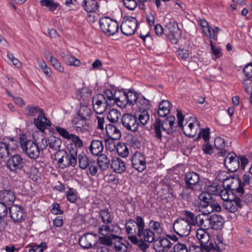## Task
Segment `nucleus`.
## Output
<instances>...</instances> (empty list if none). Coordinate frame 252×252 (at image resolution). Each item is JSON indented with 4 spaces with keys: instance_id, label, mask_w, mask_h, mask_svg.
<instances>
[{
    "instance_id": "f257e3e1",
    "label": "nucleus",
    "mask_w": 252,
    "mask_h": 252,
    "mask_svg": "<svg viewBox=\"0 0 252 252\" xmlns=\"http://www.w3.org/2000/svg\"><path fill=\"white\" fill-rule=\"evenodd\" d=\"M55 157L59 167L62 169L68 166L74 167L77 163L76 150H69V154L64 150L59 151L55 154Z\"/></svg>"
},
{
    "instance_id": "f03ea898",
    "label": "nucleus",
    "mask_w": 252,
    "mask_h": 252,
    "mask_svg": "<svg viewBox=\"0 0 252 252\" xmlns=\"http://www.w3.org/2000/svg\"><path fill=\"white\" fill-rule=\"evenodd\" d=\"M248 160L243 156H237L233 152L229 153L225 158L224 162L226 168L230 172H236L239 168L244 170Z\"/></svg>"
},
{
    "instance_id": "7ed1b4c3",
    "label": "nucleus",
    "mask_w": 252,
    "mask_h": 252,
    "mask_svg": "<svg viewBox=\"0 0 252 252\" xmlns=\"http://www.w3.org/2000/svg\"><path fill=\"white\" fill-rule=\"evenodd\" d=\"M19 141L23 152L29 158L36 159L39 156L40 148L36 143L32 140H28L25 134L19 136Z\"/></svg>"
},
{
    "instance_id": "20e7f679",
    "label": "nucleus",
    "mask_w": 252,
    "mask_h": 252,
    "mask_svg": "<svg viewBox=\"0 0 252 252\" xmlns=\"http://www.w3.org/2000/svg\"><path fill=\"white\" fill-rule=\"evenodd\" d=\"M225 245L219 238L215 239L214 242H210L209 245L200 246L192 245L189 249V252H222Z\"/></svg>"
},
{
    "instance_id": "39448f33",
    "label": "nucleus",
    "mask_w": 252,
    "mask_h": 252,
    "mask_svg": "<svg viewBox=\"0 0 252 252\" xmlns=\"http://www.w3.org/2000/svg\"><path fill=\"white\" fill-rule=\"evenodd\" d=\"M223 188L231 191V193L236 196H242L245 193V189L242 188L240 179L238 177H230L224 180Z\"/></svg>"
},
{
    "instance_id": "423d86ee",
    "label": "nucleus",
    "mask_w": 252,
    "mask_h": 252,
    "mask_svg": "<svg viewBox=\"0 0 252 252\" xmlns=\"http://www.w3.org/2000/svg\"><path fill=\"white\" fill-rule=\"evenodd\" d=\"M145 225L143 218L141 216H137L135 220L129 219L126 223V232L129 234L140 235L141 232L145 229Z\"/></svg>"
},
{
    "instance_id": "0eeeda50",
    "label": "nucleus",
    "mask_w": 252,
    "mask_h": 252,
    "mask_svg": "<svg viewBox=\"0 0 252 252\" xmlns=\"http://www.w3.org/2000/svg\"><path fill=\"white\" fill-rule=\"evenodd\" d=\"M165 34L168 37L172 44H176L182 35V31L178 24L174 21H170L165 26Z\"/></svg>"
},
{
    "instance_id": "6e6552de",
    "label": "nucleus",
    "mask_w": 252,
    "mask_h": 252,
    "mask_svg": "<svg viewBox=\"0 0 252 252\" xmlns=\"http://www.w3.org/2000/svg\"><path fill=\"white\" fill-rule=\"evenodd\" d=\"M138 26L137 19L131 16H125L124 17L121 26L122 32L126 36L133 34Z\"/></svg>"
},
{
    "instance_id": "1a4fd4ad",
    "label": "nucleus",
    "mask_w": 252,
    "mask_h": 252,
    "mask_svg": "<svg viewBox=\"0 0 252 252\" xmlns=\"http://www.w3.org/2000/svg\"><path fill=\"white\" fill-rule=\"evenodd\" d=\"M99 25L101 30L109 36L113 35L119 30L118 23L107 17L101 18Z\"/></svg>"
},
{
    "instance_id": "9d476101",
    "label": "nucleus",
    "mask_w": 252,
    "mask_h": 252,
    "mask_svg": "<svg viewBox=\"0 0 252 252\" xmlns=\"http://www.w3.org/2000/svg\"><path fill=\"white\" fill-rule=\"evenodd\" d=\"M168 120L167 117L163 121L159 118H157L153 124V128L155 134V137L157 139L161 141L162 140V132L161 129L163 131L166 133L170 134L173 133L171 130L169 129Z\"/></svg>"
},
{
    "instance_id": "9b49d317",
    "label": "nucleus",
    "mask_w": 252,
    "mask_h": 252,
    "mask_svg": "<svg viewBox=\"0 0 252 252\" xmlns=\"http://www.w3.org/2000/svg\"><path fill=\"white\" fill-rule=\"evenodd\" d=\"M10 217L16 223H20L24 221L27 214L24 208L20 205L13 204L8 208Z\"/></svg>"
},
{
    "instance_id": "f8f14e48",
    "label": "nucleus",
    "mask_w": 252,
    "mask_h": 252,
    "mask_svg": "<svg viewBox=\"0 0 252 252\" xmlns=\"http://www.w3.org/2000/svg\"><path fill=\"white\" fill-rule=\"evenodd\" d=\"M25 164V160L19 155L12 156L8 158L6 162L7 168L14 173L21 171Z\"/></svg>"
},
{
    "instance_id": "ddd939ff",
    "label": "nucleus",
    "mask_w": 252,
    "mask_h": 252,
    "mask_svg": "<svg viewBox=\"0 0 252 252\" xmlns=\"http://www.w3.org/2000/svg\"><path fill=\"white\" fill-rule=\"evenodd\" d=\"M173 228L176 234L184 237L190 234L191 226L185 220L180 218L174 221Z\"/></svg>"
},
{
    "instance_id": "4468645a",
    "label": "nucleus",
    "mask_w": 252,
    "mask_h": 252,
    "mask_svg": "<svg viewBox=\"0 0 252 252\" xmlns=\"http://www.w3.org/2000/svg\"><path fill=\"white\" fill-rule=\"evenodd\" d=\"M122 123L123 126L129 131L135 132L138 130L139 123L136 116L125 114L122 118Z\"/></svg>"
},
{
    "instance_id": "2eb2a0df",
    "label": "nucleus",
    "mask_w": 252,
    "mask_h": 252,
    "mask_svg": "<svg viewBox=\"0 0 252 252\" xmlns=\"http://www.w3.org/2000/svg\"><path fill=\"white\" fill-rule=\"evenodd\" d=\"M105 99L103 95L98 94L93 98V108L96 114H102L106 111L107 107L112 106L109 105Z\"/></svg>"
},
{
    "instance_id": "dca6fc26",
    "label": "nucleus",
    "mask_w": 252,
    "mask_h": 252,
    "mask_svg": "<svg viewBox=\"0 0 252 252\" xmlns=\"http://www.w3.org/2000/svg\"><path fill=\"white\" fill-rule=\"evenodd\" d=\"M177 117L178 119V125L179 126L182 128L184 133L189 137H193L195 135V131L194 129V123H190L187 127L184 128L183 121L184 120V116L183 115L181 110L177 109Z\"/></svg>"
},
{
    "instance_id": "f3484780",
    "label": "nucleus",
    "mask_w": 252,
    "mask_h": 252,
    "mask_svg": "<svg viewBox=\"0 0 252 252\" xmlns=\"http://www.w3.org/2000/svg\"><path fill=\"white\" fill-rule=\"evenodd\" d=\"M96 234L92 233L85 234L79 238V244L84 249L91 248L96 244Z\"/></svg>"
},
{
    "instance_id": "a211bd4d",
    "label": "nucleus",
    "mask_w": 252,
    "mask_h": 252,
    "mask_svg": "<svg viewBox=\"0 0 252 252\" xmlns=\"http://www.w3.org/2000/svg\"><path fill=\"white\" fill-rule=\"evenodd\" d=\"M133 167L138 172H142L146 168L144 156L140 152H136L131 158Z\"/></svg>"
},
{
    "instance_id": "6ab92c4d",
    "label": "nucleus",
    "mask_w": 252,
    "mask_h": 252,
    "mask_svg": "<svg viewBox=\"0 0 252 252\" xmlns=\"http://www.w3.org/2000/svg\"><path fill=\"white\" fill-rule=\"evenodd\" d=\"M222 206L229 212L234 213L239 208H241V201L239 197L235 195L226 201L223 202Z\"/></svg>"
},
{
    "instance_id": "aec40b11",
    "label": "nucleus",
    "mask_w": 252,
    "mask_h": 252,
    "mask_svg": "<svg viewBox=\"0 0 252 252\" xmlns=\"http://www.w3.org/2000/svg\"><path fill=\"white\" fill-rule=\"evenodd\" d=\"M172 244L166 238L159 237L154 241L153 247L158 252H163L168 250Z\"/></svg>"
},
{
    "instance_id": "412c9836",
    "label": "nucleus",
    "mask_w": 252,
    "mask_h": 252,
    "mask_svg": "<svg viewBox=\"0 0 252 252\" xmlns=\"http://www.w3.org/2000/svg\"><path fill=\"white\" fill-rule=\"evenodd\" d=\"M34 124L41 131H44L46 128L51 126V123L45 116L44 112L40 113L37 118L34 119Z\"/></svg>"
},
{
    "instance_id": "4be33fe9",
    "label": "nucleus",
    "mask_w": 252,
    "mask_h": 252,
    "mask_svg": "<svg viewBox=\"0 0 252 252\" xmlns=\"http://www.w3.org/2000/svg\"><path fill=\"white\" fill-rule=\"evenodd\" d=\"M86 120L79 117L74 118L72 121L73 127L77 132L84 133L89 129V124Z\"/></svg>"
},
{
    "instance_id": "5701e85b",
    "label": "nucleus",
    "mask_w": 252,
    "mask_h": 252,
    "mask_svg": "<svg viewBox=\"0 0 252 252\" xmlns=\"http://www.w3.org/2000/svg\"><path fill=\"white\" fill-rule=\"evenodd\" d=\"M0 200L8 205L12 204L16 200L15 192L11 189H0Z\"/></svg>"
},
{
    "instance_id": "b1692460",
    "label": "nucleus",
    "mask_w": 252,
    "mask_h": 252,
    "mask_svg": "<svg viewBox=\"0 0 252 252\" xmlns=\"http://www.w3.org/2000/svg\"><path fill=\"white\" fill-rule=\"evenodd\" d=\"M224 223V220L219 215H212L209 218L208 228H212L215 230H219L222 228Z\"/></svg>"
},
{
    "instance_id": "393cba45",
    "label": "nucleus",
    "mask_w": 252,
    "mask_h": 252,
    "mask_svg": "<svg viewBox=\"0 0 252 252\" xmlns=\"http://www.w3.org/2000/svg\"><path fill=\"white\" fill-rule=\"evenodd\" d=\"M110 165L114 172L116 173L122 174L126 169L125 161L119 158H114Z\"/></svg>"
},
{
    "instance_id": "a878e982",
    "label": "nucleus",
    "mask_w": 252,
    "mask_h": 252,
    "mask_svg": "<svg viewBox=\"0 0 252 252\" xmlns=\"http://www.w3.org/2000/svg\"><path fill=\"white\" fill-rule=\"evenodd\" d=\"M89 151L94 156H98L102 152L104 146L102 141L99 140H93L89 146Z\"/></svg>"
},
{
    "instance_id": "bb28decb",
    "label": "nucleus",
    "mask_w": 252,
    "mask_h": 252,
    "mask_svg": "<svg viewBox=\"0 0 252 252\" xmlns=\"http://www.w3.org/2000/svg\"><path fill=\"white\" fill-rule=\"evenodd\" d=\"M199 175L194 172H189L186 174L185 180L186 185L194 188V186L199 184Z\"/></svg>"
},
{
    "instance_id": "cd10ccee",
    "label": "nucleus",
    "mask_w": 252,
    "mask_h": 252,
    "mask_svg": "<svg viewBox=\"0 0 252 252\" xmlns=\"http://www.w3.org/2000/svg\"><path fill=\"white\" fill-rule=\"evenodd\" d=\"M105 130L108 138L118 140L121 137L120 130L113 125L106 124Z\"/></svg>"
},
{
    "instance_id": "c85d7f7f",
    "label": "nucleus",
    "mask_w": 252,
    "mask_h": 252,
    "mask_svg": "<svg viewBox=\"0 0 252 252\" xmlns=\"http://www.w3.org/2000/svg\"><path fill=\"white\" fill-rule=\"evenodd\" d=\"M214 145L216 148L220 150L218 152V155L219 156H224L226 153L228 152V146L225 145L224 140L223 138L220 137L216 138Z\"/></svg>"
},
{
    "instance_id": "c756f323",
    "label": "nucleus",
    "mask_w": 252,
    "mask_h": 252,
    "mask_svg": "<svg viewBox=\"0 0 252 252\" xmlns=\"http://www.w3.org/2000/svg\"><path fill=\"white\" fill-rule=\"evenodd\" d=\"M172 104L168 100H162L158 105V114L159 117H166L169 113Z\"/></svg>"
},
{
    "instance_id": "7c9ffc66",
    "label": "nucleus",
    "mask_w": 252,
    "mask_h": 252,
    "mask_svg": "<svg viewBox=\"0 0 252 252\" xmlns=\"http://www.w3.org/2000/svg\"><path fill=\"white\" fill-rule=\"evenodd\" d=\"M208 229L199 228L196 231V236L201 245H209L210 235L206 230Z\"/></svg>"
},
{
    "instance_id": "2f4dec72",
    "label": "nucleus",
    "mask_w": 252,
    "mask_h": 252,
    "mask_svg": "<svg viewBox=\"0 0 252 252\" xmlns=\"http://www.w3.org/2000/svg\"><path fill=\"white\" fill-rule=\"evenodd\" d=\"M136 236H138V238L142 239L143 240L148 243H154L156 239V234L149 228L144 229L141 232L140 235L137 234Z\"/></svg>"
},
{
    "instance_id": "473e14b6",
    "label": "nucleus",
    "mask_w": 252,
    "mask_h": 252,
    "mask_svg": "<svg viewBox=\"0 0 252 252\" xmlns=\"http://www.w3.org/2000/svg\"><path fill=\"white\" fill-rule=\"evenodd\" d=\"M82 6L85 11L90 13L95 12L98 8L96 0H84Z\"/></svg>"
},
{
    "instance_id": "72a5a7b5",
    "label": "nucleus",
    "mask_w": 252,
    "mask_h": 252,
    "mask_svg": "<svg viewBox=\"0 0 252 252\" xmlns=\"http://www.w3.org/2000/svg\"><path fill=\"white\" fill-rule=\"evenodd\" d=\"M128 240L133 244L137 245L139 248L143 252H145L149 247V245L146 243L142 239H139L136 235H129L128 236Z\"/></svg>"
},
{
    "instance_id": "f704fd0d",
    "label": "nucleus",
    "mask_w": 252,
    "mask_h": 252,
    "mask_svg": "<svg viewBox=\"0 0 252 252\" xmlns=\"http://www.w3.org/2000/svg\"><path fill=\"white\" fill-rule=\"evenodd\" d=\"M48 142L50 149L53 151L57 152L62 151L60 150V148L62 142L60 138L51 136L48 138Z\"/></svg>"
},
{
    "instance_id": "c9c22d12",
    "label": "nucleus",
    "mask_w": 252,
    "mask_h": 252,
    "mask_svg": "<svg viewBox=\"0 0 252 252\" xmlns=\"http://www.w3.org/2000/svg\"><path fill=\"white\" fill-rule=\"evenodd\" d=\"M99 216L104 224L111 223L113 220V215L107 209H101L99 212Z\"/></svg>"
},
{
    "instance_id": "e433bc0d",
    "label": "nucleus",
    "mask_w": 252,
    "mask_h": 252,
    "mask_svg": "<svg viewBox=\"0 0 252 252\" xmlns=\"http://www.w3.org/2000/svg\"><path fill=\"white\" fill-rule=\"evenodd\" d=\"M8 213V208L5 203L0 202V232L5 228V222L3 218L7 216Z\"/></svg>"
},
{
    "instance_id": "4c0bfd02",
    "label": "nucleus",
    "mask_w": 252,
    "mask_h": 252,
    "mask_svg": "<svg viewBox=\"0 0 252 252\" xmlns=\"http://www.w3.org/2000/svg\"><path fill=\"white\" fill-rule=\"evenodd\" d=\"M44 110L37 106L28 105L25 108V114L29 117H34L40 113H43Z\"/></svg>"
},
{
    "instance_id": "58836bf2",
    "label": "nucleus",
    "mask_w": 252,
    "mask_h": 252,
    "mask_svg": "<svg viewBox=\"0 0 252 252\" xmlns=\"http://www.w3.org/2000/svg\"><path fill=\"white\" fill-rule=\"evenodd\" d=\"M92 93V90L88 88H82L77 91L76 96L78 99L85 101L91 98Z\"/></svg>"
},
{
    "instance_id": "ea45409f",
    "label": "nucleus",
    "mask_w": 252,
    "mask_h": 252,
    "mask_svg": "<svg viewBox=\"0 0 252 252\" xmlns=\"http://www.w3.org/2000/svg\"><path fill=\"white\" fill-rule=\"evenodd\" d=\"M162 226V223L153 220H151L149 223V228L151 229L155 234H157L160 235L163 233V229Z\"/></svg>"
},
{
    "instance_id": "a19ab883",
    "label": "nucleus",
    "mask_w": 252,
    "mask_h": 252,
    "mask_svg": "<svg viewBox=\"0 0 252 252\" xmlns=\"http://www.w3.org/2000/svg\"><path fill=\"white\" fill-rule=\"evenodd\" d=\"M92 113V110L87 106H82L78 110L77 114L79 118L85 120H89Z\"/></svg>"
},
{
    "instance_id": "79ce46f5",
    "label": "nucleus",
    "mask_w": 252,
    "mask_h": 252,
    "mask_svg": "<svg viewBox=\"0 0 252 252\" xmlns=\"http://www.w3.org/2000/svg\"><path fill=\"white\" fill-rule=\"evenodd\" d=\"M183 212L185 217L182 218V219L188 222L191 226H195L197 223V216H195L192 212L189 210H184Z\"/></svg>"
},
{
    "instance_id": "37998d69",
    "label": "nucleus",
    "mask_w": 252,
    "mask_h": 252,
    "mask_svg": "<svg viewBox=\"0 0 252 252\" xmlns=\"http://www.w3.org/2000/svg\"><path fill=\"white\" fill-rule=\"evenodd\" d=\"M99 157L97 159V163L99 167L101 170H106L109 167L110 163V159L108 157L104 154H101L98 156Z\"/></svg>"
},
{
    "instance_id": "c03bdc74",
    "label": "nucleus",
    "mask_w": 252,
    "mask_h": 252,
    "mask_svg": "<svg viewBox=\"0 0 252 252\" xmlns=\"http://www.w3.org/2000/svg\"><path fill=\"white\" fill-rule=\"evenodd\" d=\"M77 158L78 159L79 167L83 170L86 169L91 163V160H89L84 153L79 154Z\"/></svg>"
},
{
    "instance_id": "a18cd8bd",
    "label": "nucleus",
    "mask_w": 252,
    "mask_h": 252,
    "mask_svg": "<svg viewBox=\"0 0 252 252\" xmlns=\"http://www.w3.org/2000/svg\"><path fill=\"white\" fill-rule=\"evenodd\" d=\"M70 140H71L73 142L74 146L72 147L71 145H70V147L69 148V150H76V156H77L78 149H81L83 147V141L78 136L73 134L70 137Z\"/></svg>"
},
{
    "instance_id": "49530a36",
    "label": "nucleus",
    "mask_w": 252,
    "mask_h": 252,
    "mask_svg": "<svg viewBox=\"0 0 252 252\" xmlns=\"http://www.w3.org/2000/svg\"><path fill=\"white\" fill-rule=\"evenodd\" d=\"M194 190V188L186 186L181 193L182 198L187 201H189L192 199V193Z\"/></svg>"
},
{
    "instance_id": "de8ad7c7",
    "label": "nucleus",
    "mask_w": 252,
    "mask_h": 252,
    "mask_svg": "<svg viewBox=\"0 0 252 252\" xmlns=\"http://www.w3.org/2000/svg\"><path fill=\"white\" fill-rule=\"evenodd\" d=\"M120 237L118 235L111 234L110 235H104L103 237L99 238L101 244L106 246H110L112 244V240L114 239H119Z\"/></svg>"
},
{
    "instance_id": "09e8293b",
    "label": "nucleus",
    "mask_w": 252,
    "mask_h": 252,
    "mask_svg": "<svg viewBox=\"0 0 252 252\" xmlns=\"http://www.w3.org/2000/svg\"><path fill=\"white\" fill-rule=\"evenodd\" d=\"M127 105H133L137 103L139 98L138 94L135 92L129 91L127 93Z\"/></svg>"
},
{
    "instance_id": "8fccbe9b",
    "label": "nucleus",
    "mask_w": 252,
    "mask_h": 252,
    "mask_svg": "<svg viewBox=\"0 0 252 252\" xmlns=\"http://www.w3.org/2000/svg\"><path fill=\"white\" fill-rule=\"evenodd\" d=\"M115 149H116L118 155L123 158L127 157L129 154L128 149L124 143H117Z\"/></svg>"
},
{
    "instance_id": "3c124183",
    "label": "nucleus",
    "mask_w": 252,
    "mask_h": 252,
    "mask_svg": "<svg viewBox=\"0 0 252 252\" xmlns=\"http://www.w3.org/2000/svg\"><path fill=\"white\" fill-rule=\"evenodd\" d=\"M137 106L140 111H146L149 108L150 103L148 99L144 97H139L137 103Z\"/></svg>"
},
{
    "instance_id": "603ef678",
    "label": "nucleus",
    "mask_w": 252,
    "mask_h": 252,
    "mask_svg": "<svg viewBox=\"0 0 252 252\" xmlns=\"http://www.w3.org/2000/svg\"><path fill=\"white\" fill-rule=\"evenodd\" d=\"M121 113L116 109H111L107 114V119L112 123H115L118 122Z\"/></svg>"
},
{
    "instance_id": "864d4df0",
    "label": "nucleus",
    "mask_w": 252,
    "mask_h": 252,
    "mask_svg": "<svg viewBox=\"0 0 252 252\" xmlns=\"http://www.w3.org/2000/svg\"><path fill=\"white\" fill-rule=\"evenodd\" d=\"M63 58L64 61L69 65L79 66L80 64V61L78 59L70 55H66Z\"/></svg>"
},
{
    "instance_id": "5fc2aeb1",
    "label": "nucleus",
    "mask_w": 252,
    "mask_h": 252,
    "mask_svg": "<svg viewBox=\"0 0 252 252\" xmlns=\"http://www.w3.org/2000/svg\"><path fill=\"white\" fill-rule=\"evenodd\" d=\"M29 252H43L47 248L45 242H42L39 245L36 244H32L30 246Z\"/></svg>"
},
{
    "instance_id": "6e6d98bb",
    "label": "nucleus",
    "mask_w": 252,
    "mask_h": 252,
    "mask_svg": "<svg viewBox=\"0 0 252 252\" xmlns=\"http://www.w3.org/2000/svg\"><path fill=\"white\" fill-rule=\"evenodd\" d=\"M223 189H220L218 195L220 196L221 199L225 202L229 199L232 198L235 196L233 193H231V191L230 189L225 188H223Z\"/></svg>"
},
{
    "instance_id": "4d7b16f0",
    "label": "nucleus",
    "mask_w": 252,
    "mask_h": 252,
    "mask_svg": "<svg viewBox=\"0 0 252 252\" xmlns=\"http://www.w3.org/2000/svg\"><path fill=\"white\" fill-rule=\"evenodd\" d=\"M40 4L43 6L47 7L51 11L55 10L59 5V3L54 2L53 0H41Z\"/></svg>"
},
{
    "instance_id": "13d9d810",
    "label": "nucleus",
    "mask_w": 252,
    "mask_h": 252,
    "mask_svg": "<svg viewBox=\"0 0 252 252\" xmlns=\"http://www.w3.org/2000/svg\"><path fill=\"white\" fill-rule=\"evenodd\" d=\"M98 95H102L104 96L105 99L109 103V105L113 106L115 104V101L114 99V94L112 91L110 89H107L102 94H99Z\"/></svg>"
},
{
    "instance_id": "bf43d9fd",
    "label": "nucleus",
    "mask_w": 252,
    "mask_h": 252,
    "mask_svg": "<svg viewBox=\"0 0 252 252\" xmlns=\"http://www.w3.org/2000/svg\"><path fill=\"white\" fill-rule=\"evenodd\" d=\"M203 215L202 214H198L197 215L196 218V225L199 226L200 228L208 229L209 224V218L208 219H204L203 218Z\"/></svg>"
},
{
    "instance_id": "052dcab7",
    "label": "nucleus",
    "mask_w": 252,
    "mask_h": 252,
    "mask_svg": "<svg viewBox=\"0 0 252 252\" xmlns=\"http://www.w3.org/2000/svg\"><path fill=\"white\" fill-rule=\"evenodd\" d=\"M66 197L68 201L71 203H75L77 200V192L72 188L69 189L66 192Z\"/></svg>"
},
{
    "instance_id": "680f3d73",
    "label": "nucleus",
    "mask_w": 252,
    "mask_h": 252,
    "mask_svg": "<svg viewBox=\"0 0 252 252\" xmlns=\"http://www.w3.org/2000/svg\"><path fill=\"white\" fill-rule=\"evenodd\" d=\"M220 189L221 187L217 183H213L211 185L207 186V192L209 193L211 195H218Z\"/></svg>"
},
{
    "instance_id": "e2e57ef3",
    "label": "nucleus",
    "mask_w": 252,
    "mask_h": 252,
    "mask_svg": "<svg viewBox=\"0 0 252 252\" xmlns=\"http://www.w3.org/2000/svg\"><path fill=\"white\" fill-rule=\"evenodd\" d=\"M9 155L8 146L3 142H0V158L7 157Z\"/></svg>"
},
{
    "instance_id": "0e129e2a",
    "label": "nucleus",
    "mask_w": 252,
    "mask_h": 252,
    "mask_svg": "<svg viewBox=\"0 0 252 252\" xmlns=\"http://www.w3.org/2000/svg\"><path fill=\"white\" fill-rule=\"evenodd\" d=\"M252 177L249 175L244 174L242 177V179L240 180L242 188L245 189L250 185V183L252 181Z\"/></svg>"
},
{
    "instance_id": "69168bd1",
    "label": "nucleus",
    "mask_w": 252,
    "mask_h": 252,
    "mask_svg": "<svg viewBox=\"0 0 252 252\" xmlns=\"http://www.w3.org/2000/svg\"><path fill=\"white\" fill-rule=\"evenodd\" d=\"M98 166V164L94 160L91 159V163L87 168H89L90 173L92 176H94L97 174Z\"/></svg>"
},
{
    "instance_id": "338daca9",
    "label": "nucleus",
    "mask_w": 252,
    "mask_h": 252,
    "mask_svg": "<svg viewBox=\"0 0 252 252\" xmlns=\"http://www.w3.org/2000/svg\"><path fill=\"white\" fill-rule=\"evenodd\" d=\"M56 130L62 137L67 140H70V137L73 134H70L67 130L60 126H56Z\"/></svg>"
},
{
    "instance_id": "774afa93",
    "label": "nucleus",
    "mask_w": 252,
    "mask_h": 252,
    "mask_svg": "<svg viewBox=\"0 0 252 252\" xmlns=\"http://www.w3.org/2000/svg\"><path fill=\"white\" fill-rule=\"evenodd\" d=\"M199 23L206 35H210L211 27L209 26L208 23L205 19H201Z\"/></svg>"
}]
</instances>
